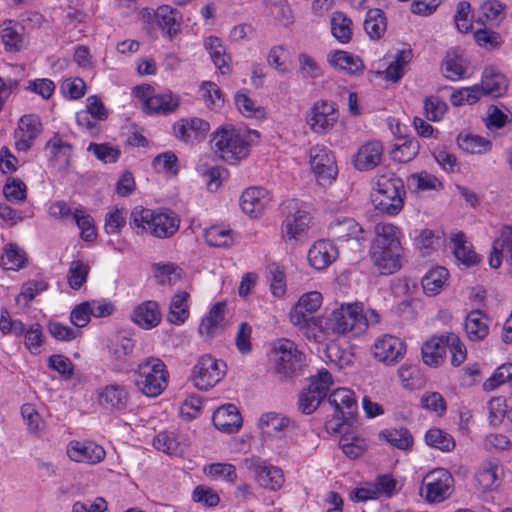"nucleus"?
Segmentation results:
<instances>
[{
	"label": "nucleus",
	"mask_w": 512,
	"mask_h": 512,
	"mask_svg": "<svg viewBox=\"0 0 512 512\" xmlns=\"http://www.w3.org/2000/svg\"><path fill=\"white\" fill-rule=\"evenodd\" d=\"M375 238L369 250L373 267L381 275H391L402 267V232L391 223H378L374 227Z\"/></svg>",
	"instance_id": "nucleus-1"
},
{
	"label": "nucleus",
	"mask_w": 512,
	"mask_h": 512,
	"mask_svg": "<svg viewBox=\"0 0 512 512\" xmlns=\"http://www.w3.org/2000/svg\"><path fill=\"white\" fill-rule=\"evenodd\" d=\"M130 227L137 234L150 233L157 238H169L179 229L180 219L171 210H151L136 206L130 213Z\"/></svg>",
	"instance_id": "nucleus-2"
},
{
	"label": "nucleus",
	"mask_w": 512,
	"mask_h": 512,
	"mask_svg": "<svg viewBox=\"0 0 512 512\" xmlns=\"http://www.w3.org/2000/svg\"><path fill=\"white\" fill-rule=\"evenodd\" d=\"M366 328V321L361 306L357 304L341 305L327 316L322 317L317 334L320 341L330 334L345 335L349 332L361 333Z\"/></svg>",
	"instance_id": "nucleus-3"
},
{
	"label": "nucleus",
	"mask_w": 512,
	"mask_h": 512,
	"mask_svg": "<svg viewBox=\"0 0 512 512\" xmlns=\"http://www.w3.org/2000/svg\"><path fill=\"white\" fill-rule=\"evenodd\" d=\"M322 305V294L311 291L303 294L297 304L291 309L289 317L294 326L308 338L320 342V335L316 333L322 317L312 316Z\"/></svg>",
	"instance_id": "nucleus-4"
},
{
	"label": "nucleus",
	"mask_w": 512,
	"mask_h": 512,
	"mask_svg": "<svg viewBox=\"0 0 512 512\" xmlns=\"http://www.w3.org/2000/svg\"><path fill=\"white\" fill-rule=\"evenodd\" d=\"M134 376L138 390L148 397L160 395L168 383L166 366L158 358H148L141 362Z\"/></svg>",
	"instance_id": "nucleus-5"
},
{
	"label": "nucleus",
	"mask_w": 512,
	"mask_h": 512,
	"mask_svg": "<svg viewBox=\"0 0 512 512\" xmlns=\"http://www.w3.org/2000/svg\"><path fill=\"white\" fill-rule=\"evenodd\" d=\"M212 147L225 161H238L247 157L249 144L234 128H221L214 132Z\"/></svg>",
	"instance_id": "nucleus-6"
},
{
	"label": "nucleus",
	"mask_w": 512,
	"mask_h": 512,
	"mask_svg": "<svg viewBox=\"0 0 512 512\" xmlns=\"http://www.w3.org/2000/svg\"><path fill=\"white\" fill-rule=\"evenodd\" d=\"M133 93L141 102L144 111L149 115H168L179 106L177 95H174L171 91L156 93L150 85L137 86Z\"/></svg>",
	"instance_id": "nucleus-7"
},
{
	"label": "nucleus",
	"mask_w": 512,
	"mask_h": 512,
	"mask_svg": "<svg viewBox=\"0 0 512 512\" xmlns=\"http://www.w3.org/2000/svg\"><path fill=\"white\" fill-rule=\"evenodd\" d=\"M273 357L276 373L285 377L300 369L305 361L304 353L288 339H280L274 344Z\"/></svg>",
	"instance_id": "nucleus-8"
},
{
	"label": "nucleus",
	"mask_w": 512,
	"mask_h": 512,
	"mask_svg": "<svg viewBox=\"0 0 512 512\" xmlns=\"http://www.w3.org/2000/svg\"><path fill=\"white\" fill-rule=\"evenodd\" d=\"M226 364L210 355L201 356L193 368L192 380L200 390L214 387L225 375Z\"/></svg>",
	"instance_id": "nucleus-9"
},
{
	"label": "nucleus",
	"mask_w": 512,
	"mask_h": 512,
	"mask_svg": "<svg viewBox=\"0 0 512 512\" xmlns=\"http://www.w3.org/2000/svg\"><path fill=\"white\" fill-rule=\"evenodd\" d=\"M333 383L331 374L322 369L311 378L310 385L299 396V409L304 414H311L324 399Z\"/></svg>",
	"instance_id": "nucleus-10"
},
{
	"label": "nucleus",
	"mask_w": 512,
	"mask_h": 512,
	"mask_svg": "<svg viewBox=\"0 0 512 512\" xmlns=\"http://www.w3.org/2000/svg\"><path fill=\"white\" fill-rule=\"evenodd\" d=\"M454 489L452 475L443 468L430 471L423 480L422 492L430 503H440L448 499Z\"/></svg>",
	"instance_id": "nucleus-11"
},
{
	"label": "nucleus",
	"mask_w": 512,
	"mask_h": 512,
	"mask_svg": "<svg viewBox=\"0 0 512 512\" xmlns=\"http://www.w3.org/2000/svg\"><path fill=\"white\" fill-rule=\"evenodd\" d=\"M309 164L321 185L335 180L338 169L334 154L324 145H315L309 149Z\"/></svg>",
	"instance_id": "nucleus-12"
},
{
	"label": "nucleus",
	"mask_w": 512,
	"mask_h": 512,
	"mask_svg": "<svg viewBox=\"0 0 512 512\" xmlns=\"http://www.w3.org/2000/svg\"><path fill=\"white\" fill-rule=\"evenodd\" d=\"M289 212L283 223L282 234L286 240H300L309 228L310 215L297 200L288 203Z\"/></svg>",
	"instance_id": "nucleus-13"
},
{
	"label": "nucleus",
	"mask_w": 512,
	"mask_h": 512,
	"mask_svg": "<svg viewBox=\"0 0 512 512\" xmlns=\"http://www.w3.org/2000/svg\"><path fill=\"white\" fill-rule=\"evenodd\" d=\"M338 121V112L333 102L319 101L307 116L310 129L319 135L326 134Z\"/></svg>",
	"instance_id": "nucleus-14"
},
{
	"label": "nucleus",
	"mask_w": 512,
	"mask_h": 512,
	"mask_svg": "<svg viewBox=\"0 0 512 512\" xmlns=\"http://www.w3.org/2000/svg\"><path fill=\"white\" fill-rule=\"evenodd\" d=\"M372 353L378 361L394 365L406 354V345L400 338L386 334L375 340Z\"/></svg>",
	"instance_id": "nucleus-15"
},
{
	"label": "nucleus",
	"mask_w": 512,
	"mask_h": 512,
	"mask_svg": "<svg viewBox=\"0 0 512 512\" xmlns=\"http://www.w3.org/2000/svg\"><path fill=\"white\" fill-rule=\"evenodd\" d=\"M248 469L253 472L255 480L265 489L276 491L284 483L283 471L260 458H252L248 462Z\"/></svg>",
	"instance_id": "nucleus-16"
},
{
	"label": "nucleus",
	"mask_w": 512,
	"mask_h": 512,
	"mask_svg": "<svg viewBox=\"0 0 512 512\" xmlns=\"http://www.w3.org/2000/svg\"><path fill=\"white\" fill-rule=\"evenodd\" d=\"M42 132V123L35 114L24 115L14 132L15 147L18 151H28Z\"/></svg>",
	"instance_id": "nucleus-17"
},
{
	"label": "nucleus",
	"mask_w": 512,
	"mask_h": 512,
	"mask_svg": "<svg viewBox=\"0 0 512 512\" xmlns=\"http://www.w3.org/2000/svg\"><path fill=\"white\" fill-rule=\"evenodd\" d=\"M68 457L75 462L97 464L106 455L104 448L92 441H71L67 447Z\"/></svg>",
	"instance_id": "nucleus-18"
},
{
	"label": "nucleus",
	"mask_w": 512,
	"mask_h": 512,
	"mask_svg": "<svg viewBox=\"0 0 512 512\" xmlns=\"http://www.w3.org/2000/svg\"><path fill=\"white\" fill-rule=\"evenodd\" d=\"M209 130V123L197 117L181 119L173 126L176 138L186 143L205 138Z\"/></svg>",
	"instance_id": "nucleus-19"
},
{
	"label": "nucleus",
	"mask_w": 512,
	"mask_h": 512,
	"mask_svg": "<svg viewBox=\"0 0 512 512\" xmlns=\"http://www.w3.org/2000/svg\"><path fill=\"white\" fill-rule=\"evenodd\" d=\"M270 200L269 193L265 188L251 187L242 193L240 206L244 213L251 217H257L262 214Z\"/></svg>",
	"instance_id": "nucleus-20"
},
{
	"label": "nucleus",
	"mask_w": 512,
	"mask_h": 512,
	"mask_svg": "<svg viewBox=\"0 0 512 512\" xmlns=\"http://www.w3.org/2000/svg\"><path fill=\"white\" fill-rule=\"evenodd\" d=\"M383 156V145L378 140L363 144L354 156V166L359 171H369L377 167Z\"/></svg>",
	"instance_id": "nucleus-21"
},
{
	"label": "nucleus",
	"mask_w": 512,
	"mask_h": 512,
	"mask_svg": "<svg viewBox=\"0 0 512 512\" xmlns=\"http://www.w3.org/2000/svg\"><path fill=\"white\" fill-rule=\"evenodd\" d=\"M337 257L338 248L328 240L317 241L308 252V261L317 270L327 268Z\"/></svg>",
	"instance_id": "nucleus-22"
},
{
	"label": "nucleus",
	"mask_w": 512,
	"mask_h": 512,
	"mask_svg": "<svg viewBox=\"0 0 512 512\" xmlns=\"http://www.w3.org/2000/svg\"><path fill=\"white\" fill-rule=\"evenodd\" d=\"M450 248L456 260L466 267H471L480 261L479 256L473 250L472 244L461 231L450 234Z\"/></svg>",
	"instance_id": "nucleus-23"
},
{
	"label": "nucleus",
	"mask_w": 512,
	"mask_h": 512,
	"mask_svg": "<svg viewBox=\"0 0 512 512\" xmlns=\"http://www.w3.org/2000/svg\"><path fill=\"white\" fill-rule=\"evenodd\" d=\"M227 305L225 302H218L212 306L208 315H206L198 328L202 336L212 338L220 333L225 327V316Z\"/></svg>",
	"instance_id": "nucleus-24"
},
{
	"label": "nucleus",
	"mask_w": 512,
	"mask_h": 512,
	"mask_svg": "<svg viewBox=\"0 0 512 512\" xmlns=\"http://www.w3.org/2000/svg\"><path fill=\"white\" fill-rule=\"evenodd\" d=\"M49 153V162L59 169H66L71 160L73 146L59 134H55L45 146Z\"/></svg>",
	"instance_id": "nucleus-25"
},
{
	"label": "nucleus",
	"mask_w": 512,
	"mask_h": 512,
	"mask_svg": "<svg viewBox=\"0 0 512 512\" xmlns=\"http://www.w3.org/2000/svg\"><path fill=\"white\" fill-rule=\"evenodd\" d=\"M503 259L512 267V226L504 227L500 237L494 241L489 265L497 269Z\"/></svg>",
	"instance_id": "nucleus-26"
},
{
	"label": "nucleus",
	"mask_w": 512,
	"mask_h": 512,
	"mask_svg": "<svg viewBox=\"0 0 512 512\" xmlns=\"http://www.w3.org/2000/svg\"><path fill=\"white\" fill-rule=\"evenodd\" d=\"M212 421L214 426L225 433H234L242 425V417L233 404H226L219 407L213 414Z\"/></svg>",
	"instance_id": "nucleus-27"
},
{
	"label": "nucleus",
	"mask_w": 512,
	"mask_h": 512,
	"mask_svg": "<svg viewBox=\"0 0 512 512\" xmlns=\"http://www.w3.org/2000/svg\"><path fill=\"white\" fill-rule=\"evenodd\" d=\"M128 399L126 388L119 384H110L98 390V402L107 409L124 410Z\"/></svg>",
	"instance_id": "nucleus-28"
},
{
	"label": "nucleus",
	"mask_w": 512,
	"mask_h": 512,
	"mask_svg": "<svg viewBox=\"0 0 512 512\" xmlns=\"http://www.w3.org/2000/svg\"><path fill=\"white\" fill-rule=\"evenodd\" d=\"M330 234L338 241L356 240L358 243L365 241L362 227L352 218H337L330 224Z\"/></svg>",
	"instance_id": "nucleus-29"
},
{
	"label": "nucleus",
	"mask_w": 512,
	"mask_h": 512,
	"mask_svg": "<svg viewBox=\"0 0 512 512\" xmlns=\"http://www.w3.org/2000/svg\"><path fill=\"white\" fill-rule=\"evenodd\" d=\"M131 319L144 329L156 327L161 321L158 303L152 300L144 301L134 308Z\"/></svg>",
	"instance_id": "nucleus-30"
},
{
	"label": "nucleus",
	"mask_w": 512,
	"mask_h": 512,
	"mask_svg": "<svg viewBox=\"0 0 512 512\" xmlns=\"http://www.w3.org/2000/svg\"><path fill=\"white\" fill-rule=\"evenodd\" d=\"M153 445L157 450L164 453L181 455L188 443L186 437L176 431H163L155 436Z\"/></svg>",
	"instance_id": "nucleus-31"
},
{
	"label": "nucleus",
	"mask_w": 512,
	"mask_h": 512,
	"mask_svg": "<svg viewBox=\"0 0 512 512\" xmlns=\"http://www.w3.org/2000/svg\"><path fill=\"white\" fill-rule=\"evenodd\" d=\"M328 402L344 420L352 419L357 412V402L349 389L335 390L329 395Z\"/></svg>",
	"instance_id": "nucleus-32"
},
{
	"label": "nucleus",
	"mask_w": 512,
	"mask_h": 512,
	"mask_svg": "<svg viewBox=\"0 0 512 512\" xmlns=\"http://www.w3.org/2000/svg\"><path fill=\"white\" fill-rule=\"evenodd\" d=\"M503 468L496 460L484 462L475 475L477 484L483 491L497 488L502 480Z\"/></svg>",
	"instance_id": "nucleus-33"
},
{
	"label": "nucleus",
	"mask_w": 512,
	"mask_h": 512,
	"mask_svg": "<svg viewBox=\"0 0 512 512\" xmlns=\"http://www.w3.org/2000/svg\"><path fill=\"white\" fill-rule=\"evenodd\" d=\"M158 26L172 39L180 30V12L169 5L159 6L155 12Z\"/></svg>",
	"instance_id": "nucleus-34"
},
{
	"label": "nucleus",
	"mask_w": 512,
	"mask_h": 512,
	"mask_svg": "<svg viewBox=\"0 0 512 512\" xmlns=\"http://www.w3.org/2000/svg\"><path fill=\"white\" fill-rule=\"evenodd\" d=\"M328 62L333 68L349 75H356L364 68L359 57L341 50L330 53L328 55Z\"/></svg>",
	"instance_id": "nucleus-35"
},
{
	"label": "nucleus",
	"mask_w": 512,
	"mask_h": 512,
	"mask_svg": "<svg viewBox=\"0 0 512 512\" xmlns=\"http://www.w3.org/2000/svg\"><path fill=\"white\" fill-rule=\"evenodd\" d=\"M204 45L215 67L222 74H228L230 72V56L226 53V48L222 41L218 37L209 36L206 38Z\"/></svg>",
	"instance_id": "nucleus-36"
},
{
	"label": "nucleus",
	"mask_w": 512,
	"mask_h": 512,
	"mask_svg": "<svg viewBox=\"0 0 512 512\" xmlns=\"http://www.w3.org/2000/svg\"><path fill=\"white\" fill-rule=\"evenodd\" d=\"M189 293L187 291L177 292L171 299L167 319L175 325L183 324L189 317Z\"/></svg>",
	"instance_id": "nucleus-37"
},
{
	"label": "nucleus",
	"mask_w": 512,
	"mask_h": 512,
	"mask_svg": "<svg viewBox=\"0 0 512 512\" xmlns=\"http://www.w3.org/2000/svg\"><path fill=\"white\" fill-rule=\"evenodd\" d=\"M421 352L422 359L425 364L431 367H437L443 363L444 356L446 354L443 335L440 337H433L426 341L422 346Z\"/></svg>",
	"instance_id": "nucleus-38"
},
{
	"label": "nucleus",
	"mask_w": 512,
	"mask_h": 512,
	"mask_svg": "<svg viewBox=\"0 0 512 512\" xmlns=\"http://www.w3.org/2000/svg\"><path fill=\"white\" fill-rule=\"evenodd\" d=\"M290 420L276 413H266L259 420L262 432L270 437L281 438L289 427Z\"/></svg>",
	"instance_id": "nucleus-39"
},
{
	"label": "nucleus",
	"mask_w": 512,
	"mask_h": 512,
	"mask_svg": "<svg viewBox=\"0 0 512 512\" xmlns=\"http://www.w3.org/2000/svg\"><path fill=\"white\" fill-rule=\"evenodd\" d=\"M464 329L471 341H479L488 335V325L485 316L479 310L471 311L464 323Z\"/></svg>",
	"instance_id": "nucleus-40"
},
{
	"label": "nucleus",
	"mask_w": 512,
	"mask_h": 512,
	"mask_svg": "<svg viewBox=\"0 0 512 512\" xmlns=\"http://www.w3.org/2000/svg\"><path fill=\"white\" fill-rule=\"evenodd\" d=\"M419 148L420 146L416 139L402 137L394 144V148L391 151V157L399 163H407L418 155Z\"/></svg>",
	"instance_id": "nucleus-41"
},
{
	"label": "nucleus",
	"mask_w": 512,
	"mask_h": 512,
	"mask_svg": "<svg viewBox=\"0 0 512 512\" xmlns=\"http://www.w3.org/2000/svg\"><path fill=\"white\" fill-rule=\"evenodd\" d=\"M407 186L413 192H424L442 188V183L427 171L414 173L407 178Z\"/></svg>",
	"instance_id": "nucleus-42"
},
{
	"label": "nucleus",
	"mask_w": 512,
	"mask_h": 512,
	"mask_svg": "<svg viewBox=\"0 0 512 512\" xmlns=\"http://www.w3.org/2000/svg\"><path fill=\"white\" fill-rule=\"evenodd\" d=\"M204 236L208 245L218 248H229L235 242L234 232L223 226H211Z\"/></svg>",
	"instance_id": "nucleus-43"
},
{
	"label": "nucleus",
	"mask_w": 512,
	"mask_h": 512,
	"mask_svg": "<svg viewBox=\"0 0 512 512\" xmlns=\"http://www.w3.org/2000/svg\"><path fill=\"white\" fill-rule=\"evenodd\" d=\"M481 85L486 95L500 96L506 91L504 75L496 72L493 68L484 70Z\"/></svg>",
	"instance_id": "nucleus-44"
},
{
	"label": "nucleus",
	"mask_w": 512,
	"mask_h": 512,
	"mask_svg": "<svg viewBox=\"0 0 512 512\" xmlns=\"http://www.w3.org/2000/svg\"><path fill=\"white\" fill-rule=\"evenodd\" d=\"M449 272L444 267L430 270L422 279V287L428 295L438 294L448 280Z\"/></svg>",
	"instance_id": "nucleus-45"
},
{
	"label": "nucleus",
	"mask_w": 512,
	"mask_h": 512,
	"mask_svg": "<svg viewBox=\"0 0 512 512\" xmlns=\"http://www.w3.org/2000/svg\"><path fill=\"white\" fill-rule=\"evenodd\" d=\"M372 196L397 197L405 196L403 181L395 176H380L377 181L376 192Z\"/></svg>",
	"instance_id": "nucleus-46"
},
{
	"label": "nucleus",
	"mask_w": 512,
	"mask_h": 512,
	"mask_svg": "<svg viewBox=\"0 0 512 512\" xmlns=\"http://www.w3.org/2000/svg\"><path fill=\"white\" fill-rule=\"evenodd\" d=\"M445 341V351L451 354V364L455 367L460 366L466 359L467 349L458 335L452 332L443 334Z\"/></svg>",
	"instance_id": "nucleus-47"
},
{
	"label": "nucleus",
	"mask_w": 512,
	"mask_h": 512,
	"mask_svg": "<svg viewBox=\"0 0 512 512\" xmlns=\"http://www.w3.org/2000/svg\"><path fill=\"white\" fill-rule=\"evenodd\" d=\"M412 59L411 50H401L397 52L395 60L389 64L386 70L383 72L385 79L397 82L399 81L405 72L406 66Z\"/></svg>",
	"instance_id": "nucleus-48"
},
{
	"label": "nucleus",
	"mask_w": 512,
	"mask_h": 512,
	"mask_svg": "<svg viewBox=\"0 0 512 512\" xmlns=\"http://www.w3.org/2000/svg\"><path fill=\"white\" fill-rule=\"evenodd\" d=\"M364 29L372 39L380 38L386 30V18L380 9L369 10L364 21Z\"/></svg>",
	"instance_id": "nucleus-49"
},
{
	"label": "nucleus",
	"mask_w": 512,
	"mask_h": 512,
	"mask_svg": "<svg viewBox=\"0 0 512 512\" xmlns=\"http://www.w3.org/2000/svg\"><path fill=\"white\" fill-rule=\"evenodd\" d=\"M351 20L342 12H335L331 17V33L340 43L351 39Z\"/></svg>",
	"instance_id": "nucleus-50"
},
{
	"label": "nucleus",
	"mask_w": 512,
	"mask_h": 512,
	"mask_svg": "<svg viewBox=\"0 0 512 512\" xmlns=\"http://www.w3.org/2000/svg\"><path fill=\"white\" fill-rule=\"evenodd\" d=\"M425 441L427 445L443 452H449L455 447L454 438L439 428L429 429L425 434Z\"/></svg>",
	"instance_id": "nucleus-51"
},
{
	"label": "nucleus",
	"mask_w": 512,
	"mask_h": 512,
	"mask_svg": "<svg viewBox=\"0 0 512 512\" xmlns=\"http://www.w3.org/2000/svg\"><path fill=\"white\" fill-rule=\"evenodd\" d=\"M460 149L471 154L485 153L491 149V143L478 135H463L457 137Z\"/></svg>",
	"instance_id": "nucleus-52"
},
{
	"label": "nucleus",
	"mask_w": 512,
	"mask_h": 512,
	"mask_svg": "<svg viewBox=\"0 0 512 512\" xmlns=\"http://www.w3.org/2000/svg\"><path fill=\"white\" fill-rule=\"evenodd\" d=\"M73 220L81 230V238L84 241H93L96 238V230L94 227V219L82 207L73 211Z\"/></svg>",
	"instance_id": "nucleus-53"
},
{
	"label": "nucleus",
	"mask_w": 512,
	"mask_h": 512,
	"mask_svg": "<svg viewBox=\"0 0 512 512\" xmlns=\"http://www.w3.org/2000/svg\"><path fill=\"white\" fill-rule=\"evenodd\" d=\"M26 262L25 252L15 244H9L1 257V265L6 270H19Z\"/></svg>",
	"instance_id": "nucleus-54"
},
{
	"label": "nucleus",
	"mask_w": 512,
	"mask_h": 512,
	"mask_svg": "<svg viewBox=\"0 0 512 512\" xmlns=\"http://www.w3.org/2000/svg\"><path fill=\"white\" fill-rule=\"evenodd\" d=\"M90 267L81 260H74L70 263L68 284L74 289H80L87 280Z\"/></svg>",
	"instance_id": "nucleus-55"
},
{
	"label": "nucleus",
	"mask_w": 512,
	"mask_h": 512,
	"mask_svg": "<svg viewBox=\"0 0 512 512\" xmlns=\"http://www.w3.org/2000/svg\"><path fill=\"white\" fill-rule=\"evenodd\" d=\"M375 208L388 215L398 214L404 205V196L388 197V196H372Z\"/></svg>",
	"instance_id": "nucleus-56"
},
{
	"label": "nucleus",
	"mask_w": 512,
	"mask_h": 512,
	"mask_svg": "<svg viewBox=\"0 0 512 512\" xmlns=\"http://www.w3.org/2000/svg\"><path fill=\"white\" fill-rule=\"evenodd\" d=\"M381 436L389 444L401 450H407L413 444V437L407 429L386 430L381 433Z\"/></svg>",
	"instance_id": "nucleus-57"
},
{
	"label": "nucleus",
	"mask_w": 512,
	"mask_h": 512,
	"mask_svg": "<svg viewBox=\"0 0 512 512\" xmlns=\"http://www.w3.org/2000/svg\"><path fill=\"white\" fill-rule=\"evenodd\" d=\"M182 274V269L172 263L156 265V277L162 285H175L181 280Z\"/></svg>",
	"instance_id": "nucleus-58"
},
{
	"label": "nucleus",
	"mask_w": 512,
	"mask_h": 512,
	"mask_svg": "<svg viewBox=\"0 0 512 512\" xmlns=\"http://www.w3.org/2000/svg\"><path fill=\"white\" fill-rule=\"evenodd\" d=\"M127 211L124 208H114L105 216L104 229L107 234H119L126 225Z\"/></svg>",
	"instance_id": "nucleus-59"
},
{
	"label": "nucleus",
	"mask_w": 512,
	"mask_h": 512,
	"mask_svg": "<svg viewBox=\"0 0 512 512\" xmlns=\"http://www.w3.org/2000/svg\"><path fill=\"white\" fill-rule=\"evenodd\" d=\"M26 189L21 179L10 177L3 187V194L8 201L21 203L26 199Z\"/></svg>",
	"instance_id": "nucleus-60"
},
{
	"label": "nucleus",
	"mask_w": 512,
	"mask_h": 512,
	"mask_svg": "<svg viewBox=\"0 0 512 512\" xmlns=\"http://www.w3.org/2000/svg\"><path fill=\"white\" fill-rule=\"evenodd\" d=\"M447 104L438 96L427 97L424 101V113L428 120L440 121L447 111Z\"/></svg>",
	"instance_id": "nucleus-61"
},
{
	"label": "nucleus",
	"mask_w": 512,
	"mask_h": 512,
	"mask_svg": "<svg viewBox=\"0 0 512 512\" xmlns=\"http://www.w3.org/2000/svg\"><path fill=\"white\" fill-rule=\"evenodd\" d=\"M512 379V363H506L496 369L492 376L484 382V389L491 391L498 386L509 383L511 386Z\"/></svg>",
	"instance_id": "nucleus-62"
},
{
	"label": "nucleus",
	"mask_w": 512,
	"mask_h": 512,
	"mask_svg": "<svg viewBox=\"0 0 512 512\" xmlns=\"http://www.w3.org/2000/svg\"><path fill=\"white\" fill-rule=\"evenodd\" d=\"M152 165L158 172H166L173 175L178 173V158L171 151L156 156L152 161Z\"/></svg>",
	"instance_id": "nucleus-63"
},
{
	"label": "nucleus",
	"mask_w": 512,
	"mask_h": 512,
	"mask_svg": "<svg viewBox=\"0 0 512 512\" xmlns=\"http://www.w3.org/2000/svg\"><path fill=\"white\" fill-rule=\"evenodd\" d=\"M417 245L424 255H429L431 251L437 250L443 245V239L439 234L434 231L425 229L423 230L418 239Z\"/></svg>",
	"instance_id": "nucleus-64"
}]
</instances>
